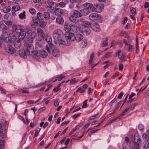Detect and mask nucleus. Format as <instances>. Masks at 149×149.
Listing matches in <instances>:
<instances>
[{
  "label": "nucleus",
  "instance_id": "f257e3e1",
  "mask_svg": "<svg viewBox=\"0 0 149 149\" xmlns=\"http://www.w3.org/2000/svg\"><path fill=\"white\" fill-rule=\"evenodd\" d=\"M0 40L8 43L13 42L15 47L17 48H19V39H17L14 34H12L10 35V39L8 34L5 32L1 36Z\"/></svg>",
  "mask_w": 149,
  "mask_h": 149
},
{
  "label": "nucleus",
  "instance_id": "f03ea898",
  "mask_svg": "<svg viewBox=\"0 0 149 149\" xmlns=\"http://www.w3.org/2000/svg\"><path fill=\"white\" fill-rule=\"evenodd\" d=\"M24 45L26 47L25 50L23 51L22 52L20 53V55L24 58H26L27 55L30 54V52H32L34 49L33 45L27 43H25Z\"/></svg>",
  "mask_w": 149,
  "mask_h": 149
},
{
  "label": "nucleus",
  "instance_id": "7ed1b4c3",
  "mask_svg": "<svg viewBox=\"0 0 149 149\" xmlns=\"http://www.w3.org/2000/svg\"><path fill=\"white\" fill-rule=\"evenodd\" d=\"M82 16V15L81 13L75 10L73 11L72 13L70 16L69 20L71 22L76 24L79 22V17Z\"/></svg>",
  "mask_w": 149,
  "mask_h": 149
},
{
  "label": "nucleus",
  "instance_id": "20e7f679",
  "mask_svg": "<svg viewBox=\"0 0 149 149\" xmlns=\"http://www.w3.org/2000/svg\"><path fill=\"white\" fill-rule=\"evenodd\" d=\"M63 36V33L60 29H57L55 30L53 34V36L56 40H59L61 39Z\"/></svg>",
  "mask_w": 149,
  "mask_h": 149
},
{
  "label": "nucleus",
  "instance_id": "39448f33",
  "mask_svg": "<svg viewBox=\"0 0 149 149\" xmlns=\"http://www.w3.org/2000/svg\"><path fill=\"white\" fill-rule=\"evenodd\" d=\"M141 139L138 135H135L134 136V146L132 149H139L141 146Z\"/></svg>",
  "mask_w": 149,
  "mask_h": 149
},
{
  "label": "nucleus",
  "instance_id": "423d86ee",
  "mask_svg": "<svg viewBox=\"0 0 149 149\" xmlns=\"http://www.w3.org/2000/svg\"><path fill=\"white\" fill-rule=\"evenodd\" d=\"M76 7L78 8L84 7L86 9L89 10L92 12V10L93 6V4L89 3H86L83 5H81L80 3H78L76 5Z\"/></svg>",
  "mask_w": 149,
  "mask_h": 149
},
{
  "label": "nucleus",
  "instance_id": "0eeeda50",
  "mask_svg": "<svg viewBox=\"0 0 149 149\" xmlns=\"http://www.w3.org/2000/svg\"><path fill=\"white\" fill-rule=\"evenodd\" d=\"M103 4L102 3L95 4L92 10V12H96L97 13L101 12L104 9Z\"/></svg>",
  "mask_w": 149,
  "mask_h": 149
},
{
  "label": "nucleus",
  "instance_id": "6e6552de",
  "mask_svg": "<svg viewBox=\"0 0 149 149\" xmlns=\"http://www.w3.org/2000/svg\"><path fill=\"white\" fill-rule=\"evenodd\" d=\"M36 36V33L33 31L30 34L27 35L25 40L27 42L31 43L33 42V40Z\"/></svg>",
  "mask_w": 149,
  "mask_h": 149
},
{
  "label": "nucleus",
  "instance_id": "1a4fd4ad",
  "mask_svg": "<svg viewBox=\"0 0 149 149\" xmlns=\"http://www.w3.org/2000/svg\"><path fill=\"white\" fill-rule=\"evenodd\" d=\"M88 26L82 25L81 26L79 27V30L83 35H88L90 33V30Z\"/></svg>",
  "mask_w": 149,
  "mask_h": 149
},
{
  "label": "nucleus",
  "instance_id": "9d476101",
  "mask_svg": "<svg viewBox=\"0 0 149 149\" xmlns=\"http://www.w3.org/2000/svg\"><path fill=\"white\" fill-rule=\"evenodd\" d=\"M65 36L66 39L69 41H73L75 39V36L74 34L70 32H66Z\"/></svg>",
  "mask_w": 149,
  "mask_h": 149
},
{
  "label": "nucleus",
  "instance_id": "9b49d317",
  "mask_svg": "<svg viewBox=\"0 0 149 149\" xmlns=\"http://www.w3.org/2000/svg\"><path fill=\"white\" fill-rule=\"evenodd\" d=\"M43 42L41 40H37L35 43V48L36 50L40 51L43 48Z\"/></svg>",
  "mask_w": 149,
  "mask_h": 149
},
{
  "label": "nucleus",
  "instance_id": "f8f14e48",
  "mask_svg": "<svg viewBox=\"0 0 149 149\" xmlns=\"http://www.w3.org/2000/svg\"><path fill=\"white\" fill-rule=\"evenodd\" d=\"M54 12L55 15L59 17L64 15L65 14L64 10L60 8H56L54 10Z\"/></svg>",
  "mask_w": 149,
  "mask_h": 149
},
{
  "label": "nucleus",
  "instance_id": "ddd939ff",
  "mask_svg": "<svg viewBox=\"0 0 149 149\" xmlns=\"http://www.w3.org/2000/svg\"><path fill=\"white\" fill-rule=\"evenodd\" d=\"M89 18L92 20H97L100 18V16L97 13H93L89 16Z\"/></svg>",
  "mask_w": 149,
  "mask_h": 149
},
{
  "label": "nucleus",
  "instance_id": "4468645a",
  "mask_svg": "<svg viewBox=\"0 0 149 149\" xmlns=\"http://www.w3.org/2000/svg\"><path fill=\"white\" fill-rule=\"evenodd\" d=\"M76 24H79V27L81 26L82 25L85 26H89L90 23L86 21L84 19L81 18L79 19V22Z\"/></svg>",
  "mask_w": 149,
  "mask_h": 149
},
{
  "label": "nucleus",
  "instance_id": "2eb2a0df",
  "mask_svg": "<svg viewBox=\"0 0 149 149\" xmlns=\"http://www.w3.org/2000/svg\"><path fill=\"white\" fill-rule=\"evenodd\" d=\"M20 31H19V40H23L25 38L26 36V32L24 29L19 28Z\"/></svg>",
  "mask_w": 149,
  "mask_h": 149
},
{
  "label": "nucleus",
  "instance_id": "dca6fc26",
  "mask_svg": "<svg viewBox=\"0 0 149 149\" xmlns=\"http://www.w3.org/2000/svg\"><path fill=\"white\" fill-rule=\"evenodd\" d=\"M31 56L33 58L38 60L40 59L39 52L34 51L31 53Z\"/></svg>",
  "mask_w": 149,
  "mask_h": 149
},
{
  "label": "nucleus",
  "instance_id": "f3484780",
  "mask_svg": "<svg viewBox=\"0 0 149 149\" xmlns=\"http://www.w3.org/2000/svg\"><path fill=\"white\" fill-rule=\"evenodd\" d=\"M116 56H118V58L120 59H123L125 58V56L123 55L122 51L119 50L116 53Z\"/></svg>",
  "mask_w": 149,
  "mask_h": 149
},
{
  "label": "nucleus",
  "instance_id": "a211bd4d",
  "mask_svg": "<svg viewBox=\"0 0 149 149\" xmlns=\"http://www.w3.org/2000/svg\"><path fill=\"white\" fill-rule=\"evenodd\" d=\"M52 40L51 38H50L49 39V42L48 43V45H47L46 46L45 49L49 53L51 52L50 49H52L53 45L51 42V41H52Z\"/></svg>",
  "mask_w": 149,
  "mask_h": 149
},
{
  "label": "nucleus",
  "instance_id": "6ab92c4d",
  "mask_svg": "<svg viewBox=\"0 0 149 149\" xmlns=\"http://www.w3.org/2000/svg\"><path fill=\"white\" fill-rule=\"evenodd\" d=\"M91 27L94 31H99L100 30V26L99 24L97 23H95L91 26Z\"/></svg>",
  "mask_w": 149,
  "mask_h": 149
},
{
  "label": "nucleus",
  "instance_id": "aec40b11",
  "mask_svg": "<svg viewBox=\"0 0 149 149\" xmlns=\"http://www.w3.org/2000/svg\"><path fill=\"white\" fill-rule=\"evenodd\" d=\"M52 54L55 57H58L60 55V52L57 48H54L52 49Z\"/></svg>",
  "mask_w": 149,
  "mask_h": 149
},
{
  "label": "nucleus",
  "instance_id": "412c9836",
  "mask_svg": "<svg viewBox=\"0 0 149 149\" xmlns=\"http://www.w3.org/2000/svg\"><path fill=\"white\" fill-rule=\"evenodd\" d=\"M39 52L40 58H45L47 57L48 55L47 52L44 50L42 49Z\"/></svg>",
  "mask_w": 149,
  "mask_h": 149
},
{
  "label": "nucleus",
  "instance_id": "4be33fe9",
  "mask_svg": "<svg viewBox=\"0 0 149 149\" xmlns=\"http://www.w3.org/2000/svg\"><path fill=\"white\" fill-rule=\"evenodd\" d=\"M37 32L38 36L42 38H44L45 34L41 29L39 28L37 29Z\"/></svg>",
  "mask_w": 149,
  "mask_h": 149
},
{
  "label": "nucleus",
  "instance_id": "5701e85b",
  "mask_svg": "<svg viewBox=\"0 0 149 149\" xmlns=\"http://www.w3.org/2000/svg\"><path fill=\"white\" fill-rule=\"evenodd\" d=\"M56 22L58 24L63 25L64 23L63 19L61 16H58L56 18Z\"/></svg>",
  "mask_w": 149,
  "mask_h": 149
},
{
  "label": "nucleus",
  "instance_id": "b1692460",
  "mask_svg": "<svg viewBox=\"0 0 149 149\" xmlns=\"http://www.w3.org/2000/svg\"><path fill=\"white\" fill-rule=\"evenodd\" d=\"M6 50L8 53L10 54L14 53L15 51V49L11 45L8 46L7 47Z\"/></svg>",
  "mask_w": 149,
  "mask_h": 149
},
{
  "label": "nucleus",
  "instance_id": "393cba45",
  "mask_svg": "<svg viewBox=\"0 0 149 149\" xmlns=\"http://www.w3.org/2000/svg\"><path fill=\"white\" fill-rule=\"evenodd\" d=\"M120 116H118L116 118H110L107 122L105 125H108L111 123H112L113 121L119 119H120Z\"/></svg>",
  "mask_w": 149,
  "mask_h": 149
},
{
  "label": "nucleus",
  "instance_id": "a878e982",
  "mask_svg": "<svg viewBox=\"0 0 149 149\" xmlns=\"http://www.w3.org/2000/svg\"><path fill=\"white\" fill-rule=\"evenodd\" d=\"M81 13L83 15L86 16L89 14L90 13L89 10H88L85 8H84L82 10H80Z\"/></svg>",
  "mask_w": 149,
  "mask_h": 149
},
{
  "label": "nucleus",
  "instance_id": "bb28decb",
  "mask_svg": "<svg viewBox=\"0 0 149 149\" xmlns=\"http://www.w3.org/2000/svg\"><path fill=\"white\" fill-rule=\"evenodd\" d=\"M65 31L66 32H69L71 30V24H69L68 23L65 22L64 26Z\"/></svg>",
  "mask_w": 149,
  "mask_h": 149
},
{
  "label": "nucleus",
  "instance_id": "cd10ccee",
  "mask_svg": "<svg viewBox=\"0 0 149 149\" xmlns=\"http://www.w3.org/2000/svg\"><path fill=\"white\" fill-rule=\"evenodd\" d=\"M83 36L80 33L77 34L75 36V39L77 41L79 42L83 38Z\"/></svg>",
  "mask_w": 149,
  "mask_h": 149
},
{
  "label": "nucleus",
  "instance_id": "c85d7f7f",
  "mask_svg": "<svg viewBox=\"0 0 149 149\" xmlns=\"http://www.w3.org/2000/svg\"><path fill=\"white\" fill-rule=\"evenodd\" d=\"M54 2L52 1L51 0H48L46 3L47 7L49 8H52L53 6Z\"/></svg>",
  "mask_w": 149,
  "mask_h": 149
},
{
  "label": "nucleus",
  "instance_id": "c756f323",
  "mask_svg": "<svg viewBox=\"0 0 149 149\" xmlns=\"http://www.w3.org/2000/svg\"><path fill=\"white\" fill-rule=\"evenodd\" d=\"M70 31L73 32H77L78 31L77 26L74 24H71Z\"/></svg>",
  "mask_w": 149,
  "mask_h": 149
},
{
  "label": "nucleus",
  "instance_id": "7c9ffc66",
  "mask_svg": "<svg viewBox=\"0 0 149 149\" xmlns=\"http://www.w3.org/2000/svg\"><path fill=\"white\" fill-rule=\"evenodd\" d=\"M130 111L129 110L128 107H127L123 111L122 113L121 114L120 116H120V119L122 117L125 115V114H127L128 112H129Z\"/></svg>",
  "mask_w": 149,
  "mask_h": 149
},
{
  "label": "nucleus",
  "instance_id": "2f4dec72",
  "mask_svg": "<svg viewBox=\"0 0 149 149\" xmlns=\"http://www.w3.org/2000/svg\"><path fill=\"white\" fill-rule=\"evenodd\" d=\"M5 122V121H4L3 120L0 121V136H2L3 134V130L2 128V127Z\"/></svg>",
  "mask_w": 149,
  "mask_h": 149
},
{
  "label": "nucleus",
  "instance_id": "473e14b6",
  "mask_svg": "<svg viewBox=\"0 0 149 149\" xmlns=\"http://www.w3.org/2000/svg\"><path fill=\"white\" fill-rule=\"evenodd\" d=\"M4 17L5 19L6 20H11L13 18L12 15L10 13L5 14Z\"/></svg>",
  "mask_w": 149,
  "mask_h": 149
},
{
  "label": "nucleus",
  "instance_id": "72a5a7b5",
  "mask_svg": "<svg viewBox=\"0 0 149 149\" xmlns=\"http://www.w3.org/2000/svg\"><path fill=\"white\" fill-rule=\"evenodd\" d=\"M57 40L58 41V43L60 46L63 47V46L65 45H66L65 41L62 40L61 38L59 40Z\"/></svg>",
  "mask_w": 149,
  "mask_h": 149
},
{
  "label": "nucleus",
  "instance_id": "f704fd0d",
  "mask_svg": "<svg viewBox=\"0 0 149 149\" xmlns=\"http://www.w3.org/2000/svg\"><path fill=\"white\" fill-rule=\"evenodd\" d=\"M43 16L45 19L47 20H49L50 17L49 13L47 12H44Z\"/></svg>",
  "mask_w": 149,
  "mask_h": 149
},
{
  "label": "nucleus",
  "instance_id": "c9c22d12",
  "mask_svg": "<svg viewBox=\"0 0 149 149\" xmlns=\"http://www.w3.org/2000/svg\"><path fill=\"white\" fill-rule=\"evenodd\" d=\"M143 144V149H149V143L148 141H144Z\"/></svg>",
  "mask_w": 149,
  "mask_h": 149
},
{
  "label": "nucleus",
  "instance_id": "e433bc0d",
  "mask_svg": "<svg viewBox=\"0 0 149 149\" xmlns=\"http://www.w3.org/2000/svg\"><path fill=\"white\" fill-rule=\"evenodd\" d=\"M138 104V103L137 102H136L131 104L127 107L129 110L130 111L132 110Z\"/></svg>",
  "mask_w": 149,
  "mask_h": 149
},
{
  "label": "nucleus",
  "instance_id": "4c0bfd02",
  "mask_svg": "<svg viewBox=\"0 0 149 149\" xmlns=\"http://www.w3.org/2000/svg\"><path fill=\"white\" fill-rule=\"evenodd\" d=\"M3 10L4 13H7L10 12V8L9 6H8L4 7L3 8Z\"/></svg>",
  "mask_w": 149,
  "mask_h": 149
},
{
  "label": "nucleus",
  "instance_id": "58836bf2",
  "mask_svg": "<svg viewBox=\"0 0 149 149\" xmlns=\"http://www.w3.org/2000/svg\"><path fill=\"white\" fill-rule=\"evenodd\" d=\"M43 16L42 14L40 13H38L37 14V18L38 20H42L43 18Z\"/></svg>",
  "mask_w": 149,
  "mask_h": 149
},
{
  "label": "nucleus",
  "instance_id": "ea45409f",
  "mask_svg": "<svg viewBox=\"0 0 149 149\" xmlns=\"http://www.w3.org/2000/svg\"><path fill=\"white\" fill-rule=\"evenodd\" d=\"M87 41L86 40L84 39L83 40L81 44V46L82 48L86 47L87 45Z\"/></svg>",
  "mask_w": 149,
  "mask_h": 149
},
{
  "label": "nucleus",
  "instance_id": "a19ab883",
  "mask_svg": "<svg viewBox=\"0 0 149 149\" xmlns=\"http://www.w3.org/2000/svg\"><path fill=\"white\" fill-rule=\"evenodd\" d=\"M19 18L20 19H23L26 18L25 12L23 11L22 13H20L19 14Z\"/></svg>",
  "mask_w": 149,
  "mask_h": 149
},
{
  "label": "nucleus",
  "instance_id": "79ce46f5",
  "mask_svg": "<svg viewBox=\"0 0 149 149\" xmlns=\"http://www.w3.org/2000/svg\"><path fill=\"white\" fill-rule=\"evenodd\" d=\"M108 39L107 37L105 38V40H104L101 43V46L103 47H105L107 46L108 45L107 42Z\"/></svg>",
  "mask_w": 149,
  "mask_h": 149
},
{
  "label": "nucleus",
  "instance_id": "37998d69",
  "mask_svg": "<svg viewBox=\"0 0 149 149\" xmlns=\"http://www.w3.org/2000/svg\"><path fill=\"white\" fill-rule=\"evenodd\" d=\"M127 51L129 52H132V50L134 49V47L133 45L128 44L127 45Z\"/></svg>",
  "mask_w": 149,
  "mask_h": 149
},
{
  "label": "nucleus",
  "instance_id": "c03bdc74",
  "mask_svg": "<svg viewBox=\"0 0 149 149\" xmlns=\"http://www.w3.org/2000/svg\"><path fill=\"white\" fill-rule=\"evenodd\" d=\"M147 134H142V137L143 139H145L146 141L149 140V138H148V133Z\"/></svg>",
  "mask_w": 149,
  "mask_h": 149
},
{
  "label": "nucleus",
  "instance_id": "a18cd8bd",
  "mask_svg": "<svg viewBox=\"0 0 149 149\" xmlns=\"http://www.w3.org/2000/svg\"><path fill=\"white\" fill-rule=\"evenodd\" d=\"M39 24V25L40 27H44L46 26V22L42 21V20L40 21V23Z\"/></svg>",
  "mask_w": 149,
  "mask_h": 149
},
{
  "label": "nucleus",
  "instance_id": "49530a36",
  "mask_svg": "<svg viewBox=\"0 0 149 149\" xmlns=\"http://www.w3.org/2000/svg\"><path fill=\"white\" fill-rule=\"evenodd\" d=\"M22 92L23 93H29V90L27 88H23L21 89Z\"/></svg>",
  "mask_w": 149,
  "mask_h": 149
},
{
  "label": "nucleus",
  "instance_id": "de8ad7c7",
  "mask_svg": "<svg viewBox=\"0 0 149 149\" xmlns=\"http://www.w3.org/2000/svg\"><path fill=\"white\" fill-rule=\"evenodd\" d=\"M79 81V80H76L75 78H74L72 79H71L70 81V85H72L74 84Z\"/></svg>",
  "mask_w": 149,
  "mask_h": 149
},
{
  "label": "nucleus",
  "instance_id": "09e8293b",
  "mask_svg": "<svg viewBox=\"0 0 149 149\" xmlns=\"http://www.w3.org/2000/svg\"><path fill=\"white\" fill-rule=\"evenodd\" d=\"M125 140L127 142L124 143L123 145V148L124 149H125V146L126 145H128L127 143L129 141V138L128 137H125Z\"/></svg>",
  "mask_w": 149,
  "mask_h": 149
},
{
  "label": "nucleus",
  "instance_id": "8fccbe9b",
  "mask_svg": "<svg viewBox=\"0 0 149 149\" xmlns=\"http://www.w3.org/2000/svg\"><path fill=\"white\" fill-rule=\"evenodd\" d=\"M4 22L6 25L9 26L11 25L12 24V22L10 20H4Z\"/></svg>",
  "mask_w": 149,
  "mask_h": 149
},
{
  "label": "nucleus",
  "instance_id": "3c124183",
  "mask_svg": "<svg viewBox=\"0 0 149 149\" xmlns=\"http://www.w3.org/2000/svg\"><path fill=\"white\" fill-rule=\"evenodd\" d=\"M19 6H14L12 8V11L16 12L18 11L19 10Z\"/></svg>",
  "mask_w": 149,
  "mask_h": 149
},
{
  "label": "nucleus",
  "instance_id": "603ef678",
  "mask_svg": "<svg viewBox=\"0 0 149 149\" xmlns=\"http://www.w3.org/2000/svg\"><path fill=\"white\" fill-rule=\"evenodd\" d=\"M58 6L61 8H63L65 7L66 3L64 2H60L58 4Z\"/></svg>",
  "mask_w": 149,
  "mask_h": 149
},
{
  "label": "nucleus",
  "instance_id": "864d4df0",
  "mask_svg": "<svg viewBox=\"0 0 149 149\" xmlns=\"http://www.w3.org/2000/svg\"><path fill=\"white\" fill-rule=\"evenodd\" d=\"M94 53L93 52L92 53L90 56V59L89 61V63L91 64L92 62L93 59L94 57Z\"/></svg>",
  "mask_w": 149,
  "mask_h": 149
},
{
  "label": "nucleus",
  "instance_id": "5fc2aeb1",
  "mask_svg": "<svg viewBox=\"0 0 149 149\" xmlns=\"http://www.w3.org/2000/svg\"><path fill=\"white\" fill-rule=\"evenodd\" d=\"M131 12L132 14L135 15L136 14V9L134 8H130Z\"/></svg>",
  "mask_w": 149,
  "mask_h": 149
},
{
  "label": "nucleus",
  "instance_id": "6e6d98bb",
  "mask_svg": "<svg viewBox=\"0 0 149 149\" xmlns=\"http://www.w3.org/2000/svg\"><path fill=\"white\" fill-rule=\"evenodd\" d=\"M29 11L30 13L32 14H34L36 13V10L35 9L32 8H30L29 9Z\"/></svg>",
  "mask_w": 149,
  "mask_h": 149
},
{
  "label": "nucleus",
  "instance_id": "4d7b16f0",
  "mask_svg": "<svg viewBox=\"0 0 149 149\" xmlns=\"http://www.w3.org/2000/svg\"><path fill=\"white\" fill-rule=\"evenodd\" d=\"M59 99H56V100H55L54 102V105L56 107L58 106L59 105Z\"/></svg>",
  "mask_w": 149,
  "mask_h": 149
},
{
  "label": "nucleus",
  "instance_id": "13d9d810",
  "mask_svg": "<svg viewBox=\"0 0 149 149\" xmlns=\"http://www.w3.org/2000/svg\"><path fill=\"white\" fill-rule=\"evenodd\" d=\"M129 5V3L128 2L125 1L124 4V7L123 8V10H125V9L127 8Z\"/></svg>",
  "mask_w": 149,
  "mask_h": 149
},
{
  "label": "nucleus",
  "instance_id": "bf43d9fd",
  "mask_svg": "<svg viewBox=\"0 0 149 149\" xmlns=\"http://www.w3.org/2000/svg\"><path fill=\"white\" fill-rule=\"evenodd\" d=\"M80 127V126H79V125L77 126L76 127L74 128H73L72 130V131L70 133V135H71L74 132L77 130V127Z\"/></svg>",
  "mask_w": 149,
  "mask_h": 149
},
{
  "label": "nucleus",
  "instance_id": "052dcab7",
  "mask_svg": "<svg viewBox=\"0 0 149 149\" xmlns=\"http://www.w3.org/2000/svg\"><path fill=\"white\" fill-rule=\"evenodd\" d=\"M4 144V142L2 140H0V149H2L3 146Z\"/></svg>",
  "mask_w": 149,
  "mask_h": 149
},
{
  "label": "nucleus",
  "instance_id": "680f3d73",
  "mask_svg": "<svg viewBox=\"0 0 149 149\" xmlns=\"http://www.w3.org/2000/svg\"><path fill=\"white\" fill-rule=\"evenodd\" d=\"M46 109V108L45 107H43L38 110V112L39 113H40L41 112L45 111Z\"/></svg>",
  "mask_w": 149,
  "mask_h": 149
},
{
  "label": "nucleus",
  "instance_id": "e2e57ef3",
  "mask_svg": "<svg viewBox=\"0 0 149 149\" xmlns=\"http://www.w3.org/2000/svg\"><path fill=\"white\" fill-rule=\"evenodd\" d=\"M0 91H1V93L2 94H6V91L3 88H2L0 86Z\"/></svg>",
  "mask_w": 149,
  "mask_h": 149
},
{
  "label": "nucleus",
  "instance_id": "0e129e2a",
  "mask_svg": "<svg viewBox=\"0 0 149 149\" xmlns=\"http://www.w3.org/2000/svg\"><path fill=\"white\" fill-rule=\"evenodd\" d=\"M111 52H110L106 53L104 56L105 58H109L111 56Z\"/></svg>",
  "mask_w": 149,
  "mask_h": 149
},
{
  "label": "nucleus",
  "instance_id": "69168bd1",
  "mask_svg": "<svg viewBox=\"0 0 149 149\" xmlns=\"http://www.w3.org/2000/svg\"><path fill=\"white\" fill-rule=\"evenodd\" d=\"M6 26L3 24H0V29H2L3 30L6 29Z\"/></svg>",
  "mask_w": 149,
  "mask_h": 149
},
{
  "label": "nucleus",
  "instance_id": "338daca9",
  "mask_svg": "<svg viewBox=\"0 0 149 149\" xmlns=\"http://www.w3.org/2000/svg\"><path fill=\"white\" fill-rule=\"evenodd\" d=\"M33 22L35 23L38 24L40 23V21L38 20V19L37 18H33Z\"/></svg>",
  "mask_w": 149,
  "mask_h": 149
},
{
  "label": "nucleus",
  "instance_id": "774afa93",
  "mask_svg": "<svg viewBox=\"0 0 149 149\" xmlns=\"http://www.w3.org/2000/svg\"><path fill=\"white\" fill-rule=\"evenodd\" d=\"M139 128L142 131L143 130L144 128V126L142 124H139Z\"/></svg>",
  "mask_w": 149,
  "mask_h": 149
}]
</instances>
